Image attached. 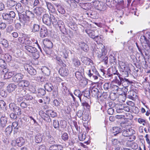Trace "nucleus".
I'll list each match as a JSON object with an SVG mask.
<instances>
[{"mask_svg": "<svg viewBox=\"0 0 150 150\" xmlns=\"http://www.w3.org/2000/svg\"><path fill=\"white\" fill-rule=\"evenodd\" d=\"M96 55L99 59L100 58H103V55L105 54V49L103 48L101 49L97 48L95 51Z\"/></svg>", "mask_w": 150, "mask_h": 150, "instance_id": "10", "label": "nucleus"}, {"mask_svg": "<svg viewBox=\"0 0 150 150\" xmlns=\"http://www.w3.org/2000/svg\"><path fill=\"white\" fill-rule=\"evenodd\" d=\"M15 109V110L14 112V113L17 114L18 115H20L21 114V110L18 106H17Z\"/></svg>", "mask_w": 150, "mask_h": 150, "instance_id": "58", "label": "nucleus"}, {"mask_svg": "<svg viewBox=\"0 0 150 150\" xmlns=\"http://www.w3.org/2000/svg\"><path fill=\"white\" fill-rule=\"evenodd\" d=\"M41 70L43 74L46 76H49L50 74V70L47 67H43L41 69Z\"/></svg>", "mask_w": 150, "mask_h": 150, "instance_id": "33", "label": "nucleus"}, {"mask_svg": "<svg viewBox=\"0 0 150 150\" xmlns=\"http://www.w3.org/2000/svg\"><path fill=\"white\" fill-rule=\"evenodd\" d=\"M43 112V111H41L40 112L41 116L42 118L47 122H50V121H51V120L50 118L49 115H48L47 113H45L43 112L42 113H42Z\"/></svg>", "mask_w": 150, "mask_h": 150, "instance_id": "20", "label": "nucleus"}, {"mask_svg": "<svg viewBox=\"0 0 150 150\" xmlns=\"http://www.w3.org/2000/svg\"><path fill=\"white\" fill-rule=\"evenodd\" d=\"M110 76L112 77V78H114V80H116V82L118 83V80H120V79L122 77L121 76V75L119 74H116L115 73H114L110 75Z\"/></svg>", "mask_w": 150, "mask_h": 150, "instance_id": "31", "label": "nucleus"}, {"mask_svg": "<svg viewBox=\"0 0 150 150\" xmlns=\"http://www.w3.org/2000/svg\"><path fill=\"white\" fill-rule=\"evenodd\" d=\"M53 125L54 128L56 129H58L59 128V121L57 120H53Z\"/></svg>", "mask_w": 150, "mask_h": 150, "instance_id": "46", "label": "nucleus"}, {"mask_svg": "<svg viewBox=\"0 0 150 150\" xmlns=\"http://www.w3.org/2000/svg\"><path fill=\"white\" fill-rule=\"evenodd\" d=\"M96 14L97 13L96 11L91 10L86 13V14L88 15V17L93 18H96Z\"/></svg>", "mask_w": 150, "mask_h": 150, "instance_id": "34", "label": "nucleus"}, {"mask_svg": "<svg viewBox=\"0 0 150 150\" xmlns=\"http://www.w3.org/2000/svg\"><path fill=\"white\" fill-rule=\"evenodd\" d=\"M46 93L45 91L42 88H40L38 90V95L40 96L41 97L44 95Z\"/></svg>", "mask_w": 150, "mask_h": 150, "instance_id": "42", "label": "nucleus"}, {"mask_svg": "<svg viewBox=\"0 0 150 150\" xmlns=\"http://www.w3.org/2000/svg\"><path fill=\"white\" fill-rule=\"evenodd\" d=\"M91 92L92 96L93 97L98 98L100 97L101 96L100 92L99 91L98 89L96 88L95 87H93L92 88Z\"/></svg>", "mask_w": 150, "mask_h": 150, "instance_id": "9", "label": "nucleus"}, {"mask_svg": "<svg viewBox=\"0 0 150 150\" xmlns=\"http://www.w3.org/2000/svg\"><path fill=\"white\" fill-rule=\"evenodd\" d=\"M2 16L4 19L5 20H9V23H11L13 22V19H10L8 14L6 13H3L2 14Z\"/></svg>", "mask_w": 150, "mask_h": 150, "instance_id": "38", "label": "nucleus"}, {"mask_svg": "<svg viewBox=\"0 0 150 150\" xmlns=\"http://www.w3.org/2000/svg\"><path fill=\"white\" fill-rule=\"evenodd\" d=\"M62 138L64 141H67L69 138L68 134L66 133H63L62 136Z\"/></svg>", "mask_w": 150, "mask_h": 150, "instance_id": "57", "label": "nucleus"}, {"mask_svg": "<svg viewBox=\"0 0 150 150\" xmlns=\"http://www.w3.org/2000/svg\"><path fill=\"white\" fill-rule=\"evenodd\" d=\"M60 75L63 76H67L68 74V70L65 67H63L61 68L59 71Z\"/></svg>", "mask_w": 150, "mask_h": 150, "instance_id": "17", "label": "nucleus"}, {"mask_svg": "<svg viewBox=\"0 0 150 150\" xmlns=\"http://www.w3.org/2000/svg\"><path fill=\"white\" fill-rule=\"evenodd\" d=\"M125 140H126V139H125L122 136L118 138V142L120 144H123L125 142Z\"/></svg>", "mask_w": 150, "mask_h": 150, "instance_id": "55", "label": "nucleus"}, {"mask_svg": "<svg viewBox=\"0 0 150 150\" xmlns=\"http://www.w3.org/2000/svg\"><path fill=\"white\" fill-rule=\"evenodd\" d=\"M141 39V40H144V41H143L144 44H143L142 46L144 48L147 50H149L150 49V45L148 44V42L146 40V38L144 36H142Z\"/></svg>", "mask_w": 150, "mask_h": 150, "instance_id": "13", "label": "nucleus"}, {"mask_svg": "<svg viewBox=\"0 0 150 150\" xmlns=\"http://www.w3.org/2000/svg\"><path fill=\"white\" fill-rule=\"evenodd\" d=\"M30 84L29 82L26 80H21L18 83V86L21 87H27Z\"/></svg>", "mask_w": 150, "mask_h": 150, "instance_id": "22", "label": "nucleus"}, {"mask_svg": "<svg viewBox=\"0 0 150 150\" xmlns=\"http://www.w3.org/2000/svg\"><path fill=\"white\" fill-rule=\"evenodd\" d=\"M43 44L47 48L48 50H50V49L52 48L53 46L52 42L49 40L48 41L47 40H45L43 42Z\"/></svg>", "mask_w": 150, "mask_h": 150, "instance_id": "28", "label": "nucleus"}, {"mask_svg": "<svg viewBox=\"0 0 150 150\" xmlns=\"http://www.w3.org/2000/svg\"><path fill=\"white\" fill-rule=\"evenodd\" d=\"M25 13V16L29 18H33L34 17V13L29 10H26Z\"/></svg>", "mask_w": 150, "mask_h": 150, "instance_id": "39", "label": "nucleus"}, {"mask_svg": "<svg viewBox=\"0 0 150 150\" xmlns=\"http://www.w3.org/2000/svg\"><path fill=\"white\" fill-rule=\"evenodd\" d=\"M57 10L61 14H64L65 12V10L62 6H59V8H57Z\"/></svg>", "mask_w": 150, "mask_h": 150, "instance_id": "64", "label": "nucleus"}, {"mask_svg": "<svg viewBox=\"0 0 150 150\" xmlns=\"http://www.w3.org/2000/svg\"><path fill=\"white\" fill-rule=\"evenodd\" d=\"M17 4V2L13 0H7L6 2L7 6L9 8L15 6Z\"/></svg>", "mask_w": 150, "mask_h": 150, "instance_id": "29", "label": "nucleus"}, {"mask_svg": "<svg viewBox=\"0 0 150 150\" xmlns=\"http://www.w3.org/2000/svg\"><path fill=\"white\" fill-rule=\"evenodd\" d=\"M46 112L52 117H54L57 115V113L51 110H48Z\"/></svg>", "mask_w": 150, "mask_h": 150, "instance_id": "41", "label": "nucleus"}, {"mask_svg": "<svg viewBox=\"0 0 150 150\" xmlns=\"http://www.w3.org/2000/svg\"><path fill=\"white\" fill-rule=\"evenodd\" d=\"M121 131V128L118 127H114L112 130V133L115 134L114 135H119Z\"/></svg>", "mask_w": 150, "mask_h": 150, "instance_id": "30", "label": "nucleus"}, {"mask_svg": "<svg viewBox=\"0 0 150 150\" xmlns=\"http://www.w3.org/2000/svg\"><path fill=\"white\" fill-rule=\"evenodd\" d=\"M79 45L81 50L85 52H87L89 49L87 45L83 41L79 42H78Z\"/></svg>", "mask_w": 150, "mask_h": 150, "instance_id": "14", "label": "nucleus"}, {"mask_svg": "<svg viewBox=\"0 0 150 150\" xmlns=\"http://www.w3.org/2000/svg\"><path fill=\"white\" fill-rule=\"evenodd\" d=\"M9 106L10 109L14 112L17 106L15 103H11L9 104Z\"/></svg>", "mask_w": 150, "mask_h": 150, "instance_id": "49", "label": "nucleus"}, {"mask_svg": "<svg viewBox=\"0 0 150 150\" xmlns=\"http://www.w3.org/2000/svg\"><path fill=\"white\" fill-rule=\"evenodd\" d=\"M24 98L26 100H30L33 99L32 96L29 95L28 93L26 94V95L24 97Z\"/></svg>", "mask_w": 150, "mask_h": 150, "instance_id": "63", "label": "nucleus"}, {"mask_svg": "<svg viewBox=\"0 0 150 150\" xmlns=\"http://www.w3.org/2000/svg\"><path fill=\"white\" fill-rule=\"evenodd\" d=\"M34 12L37 16H39L43 12V8L40 7H37L33 9Z\"/></svg>", "mask_w": 150, "mask_h": 150, "instance_id": "23", "label": "nucleus"}, {"mask_svg": "<svg viewBox=\"0 0 150 150\" xmlns=\"http://www.w3.org/2000/svg\"><path fill=\"white\" fill-rule=\"evenodd\" d=\"M23 76H24L22 74L17 73L13 76L12 80L14 82L18 83L23 78Z\"/></svg>", "mask_w": 150, "mask_h": 150, "instance_id": "7", "label": "nucleus"}, {"mask_svg": "<svg viewBox=\"0 0 150 150\" xmlns=\"http://www.w3.org/2000/svg\"><path fill=\"white\" fill-rule=\"evenodd\" d=\"M18 92L19 93V94L21 96L24 97L27 93L25 89L21 88H18Z\"/></svg>", "mask_w": 150, "mask_h": 150, "instance_id": "32", "label": "nucleus"}, {"mask_svg": "<svg viewBox=\"0 0 150 150\" xmlns=\"http://www.w3.org/2000/svg\"><path fill=\"white\" fill-rule=\"evenodd\" d=\"M44 87L46 90L49 92L52 91L53 88L52 85L49 83L45 84L44 86Z\"/></svg>", "mask_w": 150, "mask_h": 150, "instance_id": "36", "label": "nucleus"}, {"mask_svg": "<svg viewBox=\"0 0 150 150\" xmlns=\"http://www.w3.org/2000/svg\"><path fill=\"white\" fill-rule=\"evenodd\" d=\"M103 58H100L99 59L102 60L105 64H107L108 62V57L105 55V54L103 55Z\"/></svg>", "mask_w": 150, "mask_h": 150, "instance_id": "52", "label": "nucleus"}, {"mask_svg": "<svg viewBox=\"0 0 150 150\" xmlns=\"http://www.w3.org/2000/svg\"><path fill=\"white\" fill-rule=\"evenodd\" d=\"M1 43L3 46L5 47H7L8 46V41L5 39H3L1 41Z\"/></svg>", "mask_w": 150, "mask_h": 150, "instance_id": "50", "label": "nucleus"}, {"mask_svg": "<svg viewBox=\"0 0 150 150\" xmlns=\"http://www.w3.org/2000/svg\"><path fill=\"white\" fill-rule=\"evenodd\" d=\"M45 3L42 4V6L45 5L47 6V9L52 12H54L55 11V8L54 7L52 4L50 2L45 1Z\"/></svg>", "mask_w": 150, "mask_h": 150, "instance_id": "16", "label": "nucleus"}, {"mask_svg": "<svg viewBox=\"0 0 150 150\" xmlns=\"http://www.w3.org/2000/svg\"><path fill=\"white\" fill-rule=\"evenodd\" d=\"M32 32H35L38 31L40 30V26L38 25L34 24L33 25V28L32 29Z\"/></svg>", "mask_w": 150, "mask_h": 150, "instance_id": "47", "label": "nucleus"}, {"mask_svg": "<svg viewBox=\"0 0 150 150\" xmlns=\"http://www.w3.org/2000/svg\"><path fill=\"white\" fill-rule=\"evenodd\" d=\"M16 142L18 146L21 147L24 144L25 140L22 137H19L16 139Z\"/></svg>", "mask_w": 150, "mask_h": 150, "instance_id": "25", "label": "nucleus"}, {"mask_svg": "<svg viewBox=\"0 0 150 150\" xmlns=\"http://www.w3.org/2000/svg\"><path fill=\"white\" fill-rule=\"evenodd\" d=\"M0 67L3 68V70L7 68L6 64L5 61L2 59H0Z\"/></svg>", "mask_w": 150, "mask_h": 150, "instance_id": "40", "label": "nucleus"}, {"mask_svg": "<svg viewBox=\"0 0 150 150\" xmlns=\"http://www.w3.org/2000/svg\"><path fill=\"white\" fill-rule=\"evenodd\" d=\"M19 19L21 22L23 23L24 25L27 24L29 19L25 15H23L22 14L19 15Z\"/></svg>", "mask_w": 150, "mask_h": 150, "instance_id": "18", "label": "nucleus"}, {"mask_svg": "<svg viewBox=\"0 0 150 150\" xmlns=\"http://www.w3.org/2000/svg\"><path fill=\"white\" fill-rule=\"evenodd\" d=\"M25 70L28 73L32 75H34L37 73L36 71L32 67L28 64H26L24 65Z\"/></svg>", "mask_w": 150, "mask_h": 150, "instance_id": "4", "label": "nucleus"}, {"mask_svg": "<svg viewBox=\"0 0 150 150\" xmlns=\"http://www.w3.org/2000/svg\"><path fill=\"white\" fill-rule=\"evenodd\" d=\"M47 140L49 144H54L55 143L54 139L53 138V137L51 135L48 136Z\"/></svg>", "mask_w": 150, "mask_h": 150, "instance_id": "43", "label": "nucleus"}, {"mask_svg": "<svg viewBox=\"0 0 150 150\" xmlns=\"http://www.w3.org/2000/svg\"><path fill=\"white\" fill-rule=\"evenodd\" d=\"M83 94L84 95V96L88 98L90 95V91L88 90H86L82 92Z\"/></svg>", "mask_w": 150, "mask_h": 150, "instance_id": "53", "label": "nucleus"}, {"mask_svg": "<svg viewBox=\"0 0 150 150\" xmlns=\"http://www.w3.org/2000/svg\"><path fill=\"white\" fill-rule=\"evenodd\" d=\"M4 57L7 62H10L11 60V56L8 54H6L4 55Z\"/></svg>", "mask_w": 150, "mask_h": 150, "instance_id": "51", "label": "nucleus"}, {"mask_svg": "<svg viewBox=\"0 0 150 150\" xmlns=\"http://www.w3.org/2000/svg\"><path fill=\"white\" fill-rule=\"evenodd\" d=\"M42 139V135L40 133H38L35 135L34 138V140L35 143H40L41 142Z\"/></svg>", "mask_w": 150, "mask_h": 150, "instance_id": "21", "label": "nucleus"}, {"mask_svg": "<svg viewBox=\"0 0 150 150\" xmlns=\"http://www.w3.org/2000/svg\"><path fill=\"white\" fill-rule=\"evenodd\" d=\"M72 64L74 67L76 68H79L80 66L81 63L77 57H74L72 59Z\"/></svg>", "mask_w": 150, "mask_h": 150, "instance_id": "19", "label": "nucleus"}, {"mask_svg": "<svg viewBox=\"0 0 150 150\" xmlns=\"http://www.w3.org/2000/svg\"><path fill=\"white\" fill-rule=\"evenodd\" d=\"M132 110L133 112L136 114H138L139 111V109L137 107L135 106L132 107Z\"/></svg>", "mask_w": 150, "mask_h": 150, "instance_id": "60", "label": "nucleus"}, {"mask_svg": "<svg viewBox=\"0 0 150 150\" xmlns=\"http://www.w3.org/2000/svg\"><path fill=\"white\" fill-rule=\"evenodd\" d=\"M43 23L47 25L50 26L51 25V23L57 22L55 17L52 15H49L45 14L43 15L42 18Z\"/></svg>", "mask_w": 150, "mask_h": 150, "instance_id": "1", "label": "nucleus"}, {"mask_svg": "<svg viewBox=\"0 0 150 150\" xmlns=\"http://www.w3.org/2000/svg\"><path fill=\"white\" fill-rule=\"evenodd\" d=\"M58 25L61 31H62V30L63 31H64V30H66L65 28H64V26L63 22L59 21L58 22Z\"/></svg>", "mask_w": 150, "mask_h": 150, "instance_id": "44", "label": "nucleus"}, {"mask_svg": "<svg viewBox=\"0 0 150 150\" xmlns=\"http://www.w3.org/2000/svg\"><path fill=\"white\" fill-rule=\"evenodd\" d=\"M134 131L132 129H127L123 130L122 132V135L124 137H127L133 134Z\"/></svg>", "mask_w": 150, "mask_h": 150, "instance_id": "15", "label": "nucleus"}, {"mask_svg": "<svg viewBox=\"0 0 150 150\" xmlns=\"http://www.w3.org/2000/svg\"><path fill=\"white\" fill-rule=\"evenodd\" d=\"M2 71L4 74V78L5 79H10L14 74L13 71H10L7 68L2 70Z\"/></svg>", "mask_w": 150, "mask_h": 150, "instance_id": "6", "label": "nucleus"}, {"mask_svg": "<svg viewBox=\"0 0 150 150\" xmlns=\"http://www.w3.org/2000/svg\"><path fill=\"white\" fill-rule=\"evenodd\" d=\"M60 126L62 128H65L67 126V122L64 120H62L60 121Z\"/></svg>", "mask_w": 150, "mask_h": 150, "instance_id": "61", "label": "nucleus"}, {"mask_svg": "<svg viewBox=\"0 0 150 150\" xmlns=\"http://www.w3.org/2000/svg\"><path fill=\"white\" fill-rule=\"evenodd\" d=\"M16 9L17 10L18 12H22L23 11V7L21 4H18L16 6Z\"/></svg>", "mask_w": 150, "mask_h": 150, "instance_id": "59", "label": "nucleus"}, {"mask_svg": "<svg viewBox=\"0 0 150 150\" xmlns=\"http://www.w3.org/2000/svg\"><path fill=\"white\" fill-rule=\"evenodd\" d=\"M52 150H61L63 149V147L60 145H54L50 146Z\"/></svg>", "mask_w": 150, "mask_h": 150, "instance_id": "37", "label": "nucleus"}, {"mask_svg": "<svg viewBox=\"0 0 150 150\" xmlns=\"http://www.w3.org/2000/svg\"><path fill=\"white\" fill-rule=\"evenodd\" d=\"M24 49L26 53L29 54H33L37 51L35 47L30 45H26L24 46Z\"/></svg>", "mask_w": 150, "mask_h": 150, "instance_id": "5", "label": "nucleus"}, {"mask_svg": "<svg viewBox=\"0 0 150 150\" xmlns=\"http://www.w3.org/2000/svg\"><path fill=\"white\" fill-rule=\"evenodd\" d=\"M94 7L97 10L100 11H104L106 10V7L102 2L98 1H95L93 2Z\"/></svg>", "mask_w": 150, "mask_h": 150, "instance_id": "3", "label": "nucleus"}, {"mask_svg": "<svg viewBox=\"0 0 150 150\" xmlns=\"http://www.w3.org/2000/svg\"><path fill=\"white\" fill-rule=\"evenodd\" d=\"M48 35V31L46 27L42 26L41 27L40 32V35L42 38H44L47 36Z\"/></svg>", "mask_w": 150, "mask_h": 150, "instance_id": "12", "label": "nucleus"}, {"mask_svg": "<svg viewBox=\"0 0 150 150\" xmlns=\"http://www.w3.org/2000/svg\"><path fill=\"white\" fill-rule=\"evenodd\" d=\"M69 51V50L66 47H64L62 52L63 54V55L62 56L65 59L67 58L68 57V54Z\"/></svg>", "mask_w": 150, "mask_h": 150, "instance_id": "26", "label": "nucleus"}, {"mask_svg": "<svg viewBox=\"0 0 150 150\" xmlns=\"http://www.w3.org/2000/svg\"><path fill=\"white\" fill-rule=\"evenodd\" d=\"M26 38L25 34H22V36L19 37L18 40L19 42L22 44H25Z\"/></svg>", "mask_w": 150, "mask_h": 150, "instance_id": "35", "label": "nucleus"}, {"mask_svg": "<svg viewBox=\"0 0 150 150\" xmlns=\"http://www.w3.org/2000/svg\"><path fill=\"white\" fill-rule=\"evenodd\" d=\"M86 32L91 38L97 41L98 40L97 38L99 37L98 35H96L95 34V33L97 31H93L91 30H86Z\"/></svg>", "mask_w": 150, "mask_h": 150, "instance_id": "8", "label": "nucleus"}, {"mask_svg": "<svg viewBox=\"0 0 150 150\" xmlns=\"http://www.w3.org/2000/svg\"><path fill=\"white\" fill-rule=\"evenodd\" d=\"M117 82L119 85H120L121 84H122V86L125 88L124 90L125 92L127 91V89L126 88V87H127L129 85L132 83L128 79L122 77L120 79V80H118Z\"/></svg>", "mask_w": 150, "mask_h": 150, "instance_id": "2", "label": "nucleus"}, {"mask_svg": "<svg viewBox=\"0 0 150 150\" xmlns=\"http://www.w3.org/2000/svg\"><path fill=\"white\" fill-rule=\"evenodd\" d=\"M7 118L4 115H2L0 118V126L4 127L6 126L7 122Z\"/></svg>", "mask_w": 150, "mask_h": 150, "instance_id": "11", "label": "nucleus"}, {"mask_svg": "<svg viewBox=\"0 0 150 150\" xmlns=\"http://www.w3.org/2000/svg\"><path fill=\"white\" fill-rule=\"evenodd\" d=\"M94 69H93L92 70H89L87 72V74L88 76L90 77H92V75L93 74V73H94L95 71H94Z\"/></svg>", "mask_w": 150, "mask_h": 150, "instance_id": "62", "label": "nucleus"}, {"mask_svg": "<svg viewBox=\"0 0 150 150\" xmlns=\"http://www.w3.org/2000/svg\"><path fill=\"white\" fill-rule=\"evenodd\" d=\"M13 128L11 126H9L6 129L5 132L7 135L10 134L12 131Z\"/></svg>", "mask_w": 150, "mask_h": 150, "instance_id": "48", "label": "nucleus"}, {"mask_svg": "<svg viewBox=\"0 0 150 150\" xmlns=\"http://www.w3.org/2000/svg\"><path fill=\"white\" fill-rule=\"evenodd\" d=\"M127 137L126 138V140L129 142L132 141L135 139V137L133 134Z\"/></svg>", "mask_w": 150, "mask_h": 150, "instance_id": "54", "label": "nucleus"}, {"mask_svg": "<svg viewBox=\"0 0 150 150\" xmlns=\"http://www.w3.org/2000/svg\"><path fill=\"white\" fill-rule=\"evenodd\" d=\"M17 88V86L14 83H10L7 86V90L9 92L14 91Z\"/></svg>", "mask_w": 150, "mask_h": 150, "instance_id": "27", "label": "nucleus"}, {"mask_svg": "<svg viewBox=\"0 0 150 150\" xmlns=\"http://www.w3.org/2000/svg\"><path fill=\"white\" fill-rule=\"evenodd\" d=\"M75 75L76 77L79 80H81L83 78L82 75V73L79 71H77L76 72Z\"/></svg>", "mask_w": 150, "mask_h": 150, "instance_id": "45", "label": "nucleus"}, {"mask_svg": "<svg viewBox=\"0 0 150 150\" xmlns=\"http://www.w3.org/2000/svg\"><path fill=\"white\" fill-rule=\"evenodd\" d=\"M81 60L83 64L87 65H89L90 63H92L91 60L87 57H82L81 58Z\"/></svg>", "mask_w": 150, "mask_h": 150, "instance_id": "24", "label": "nucleus"}, {"mask_svg": "<svg viewBox=\"0 0 150 150\" xmlns=\"http://www.w3.org/2000/svg\"><path fill=\"white\" fill-rule=\"evenodd\" d=\"M94 71L95 72L92 75L91 77L92 78V79H93L95 80H96L98 79V76L99 75V74L98 72L96 70V69H94Z\"/></svg>", "mask_w": 150, "mask_h": 150, "instance_id": "56", "label": "nucleus"}]
</instances>
